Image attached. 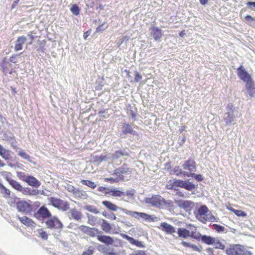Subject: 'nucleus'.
Segmentation results:
<instances>
[{
	"instance_id": "obj_53",
	"label": "nucleus",
	"mask_w": 255,
	"mask_h": 255,
	"mask_svg": "<svg viewBox=\"0 0 255 255\" xmlns=\"http://www.w3.org/2000/svg\"><path fill=\"white\" fill-rule=\"evenodd\" d=\"M29 196H35L39 194V191L36 189H29Z\"/></svg>"
},
{
	"instance_id": "obj_31",
	"label": "nucleus",
	"mask_w": 255,
	"mask_h": 255,
	"mask_svg": "<svg viewBox=\"0 0 255 255\" xmlns=\"http://www.w3.org/2000/svg\"><path fill=\"white\" fill-rule=\"evenodd\" d=\"M101 233V232H100L98 229L90 227L87 235L91 237H97Z\"/></svg>"
},
{
	"instance_id": "obj_56",
	"label": "nucleus",
	"mask_w": 255,
	"mask_h": 255,
	"mask_svg": "<svg viewBox=\"0 0 255 255\" xmlns=\"http://www.w3.org/2000/svg\"><path fill=\"white\" fill-rule=\"evenodd\" d=\"M103 24L98 26L97 28H96V32H102L103 31H104V30H105L106 29L107 27H103Z\"/></svg>"
},
{
	"instance_id": "obj_25",
	"label": "nucleus",
	"mask_w": 255,
	"mask_h": 255,
	"mask_svg": "<svg viewBox=\"0 0 255 255\" xmlns=\"http://www.w3.org/2000/svg\"><path fill=\"white\" fill-rule=\"evenodd\" d=\"M187 226H188L187 231H189V234H190V235H191L192 234V233H191V231H193V232H195V233L194 234L195 236V237H191V238L195 239L196 240H197V239H198L200 233L197 231V227L192 224H189L188 225H187Z\"/></svg>"
},
{
	"instance_id": "obj_34",
	"label": "nucleus",
	"mask_w": 255,
	"mask_h": 255,
	"mask_svg": "<svg viewBox=\"0 0 255 255\" xmlns=\"http://www.w3.org/2000/svg\"><path fill=\"white\" fill-rule=\"evenodd\" d=\"M228 209H229L230 211L233 212L235 214L238 216V217H246L247 216V213H245L244 211L242 210H236L234 209L232 207H227Z\"/></svg>"
},
{
	"instance_id": "obj_28",
	"label": "nucleus",
	"mask_w": 255,
	"mask_h": 255,
	"mask_svg": "<svg viewBox=\"0 0 255 255\" xmlns=\"http://www.w3.org/2000/svg\"><path fill=\"white\" fill-rule=\"evenodd\" d=\"M110 193L111 195L114 197H122L125 195V193L124 192L116 189H111L109 190L108 191L105 192L106 194H109Z\"/></svg>"
},
{
	"instance_id": "obj_39",
	"label": "nucleus",
	"mask_w": 255,
	"mask_h": 255,
	"mask_svg": "<svg viewBox=\"0 0 255 255\" xmlns=\"http://www.w3.org/2000/svg\"><path fill=\"white\" fill-rule=\"evenodd\" d=\"M70 10L74 15L76 16L78 15L80 13V8L76 4H74L72 5Z\"/></svg>"
},
{
	"instance_id": "obj_3",
	"label": "nucleus",
	"mask_w": 255,
	"mask_h": 255,
	"mask_svg": "<svg viewBox=\"0 0 255 255\" xmlns=\"http://www.w3.org/2000/svg\"><path fill=\"white\" fill-rule=\"evenodd\" d=\"M45 223L48 229L57 230L58 232H60L63 227V225L60 220L57 217L52 215L51 217L48 218Z\"/></svg>"
},
{
	"instance_id": "obj_52",
	"label": "nucleus",
	"mask_w": 255,
	"mask_h": 255,
	"mask_svg": "<svg viewBox=\"0 0 255 255\" xmlns=\"http://www.w3.org/2000/svg\"><path fill=\"white\" fill-rule=\"evenodd\" d=\"M245 19L246 20V22H255V18L253 17L252 16L250 15H247L245 17Z\"/></svg>"
},
{
	"instance_id": "obj_45",
	"label": "nucleus",
	"mask_w": 255,
	"mask_h": 255,
	"mask_svg": "<svg viewBox=\"0 0 255 255\" xmlns=\"http://www.w3.org/2000/svg\"><path fill=\"white\" fill-rule=\"evenodd\" d=\"M208 212V209L206 206H202L198 209V213L200 216L205 215Z\"/></svg>"
},
{
	"instance_id": "obj_60",
	"label": "nucleus",
	"mask_w": 255,
	"mask_h": 255,
	"mask_svg": "<svg viewBox=\"0 0 255 255\" xmlns=\"http://www.w3.org/2000/svg\"><path fill=\"white\" fill-rule=\"evenodd\" d=\"M105 180L107 182H109L111 183H114L117 182V180L116 179H114L112 177L105 178Z\"/></svg>"
},
{
	"instance_id": "obj_27",
	"label": "nucleus",
	"mask_w": 255,
	"mask_h": 255,
	"mask_svg": "<svg viewBox=\"0 0 255 255\" xmlns=\"http://www.w3.org/2000/svg\"><path fill=\"white\" fill-rule=\"evenodd\" d=\"M72 188L75 189L73 191L75 197L80 198H86L87 197L88 195L85 191L78 189H76L73 187Z\"/></svg>"
},
{
	"instance_id": "obj_35",
	"label": "nucleus",
	"mask_w": 255,
	"mask_h": 255,
	"mask_svg": "<svg viewBox=\"0 0 255 255\" xmlns=\"http://www.w3.org/2000/svg\"><path fill=\"white\" fill-rule=\"evenodd\" d=\"M133 129L129 124H124L123 126V132L124 134L132 133Z\"/></svg>"
},
{
	"instance_id": "obj_10",
	"label": "nucleus",
	"mask_w": 255,
	"mask_h": 255,
	"mask_svg": "<svg viewBox=\"0 0 255 255\" xmlns=\"http://www.w3.org/2000/svg\"><path fill=\"white\" fill-rule=\"evenodd\" d=\"M126 213L135 218H141L145 220V221H148L149 222L154 221V219L152 216L148 215L144 213L128 211L126 212Z\"/></svg>"
},
{
	"instance_id": "obj_8",
	"label": "nucleus",
	"mask_w": 255,
	"mask_h": 255,
	"mask_svg": "<svg viewBox=\"0 0 255 255\" xmlns=\"http://www.w3.org/2000/svg\"><path fill=\"white\" fill-rule=\"evenodd\" d=\"M183 167L184 169L189 171V173L186 174V176L188 177H193L194 175V173L192 172L196 171V167L195 161L193 159L190 158L185 161L183 165Z\"/></svg>"
},
{
	"instance_id": "obj_43",
	"label": "nucleus",
	"mask_w": 255,
	"mask_h": 255,
	"mask_svg": "<svg viewBox=\"0 0 255 255\" xmlns=\"http://www.w3.org/2000/svg\"><path fill=\"white\" fill-rule=\"evenodd\" d=\"M88 223L92 226H95L97 223V218L91 215L88 216Z\"/></svg>"
},
{
	"instance_id": "obj_7",
	"label": "nucleus",
	"mask_w": 255,
	"mask_h": 255,
	"mask_svg": "<svg viewBox=\"0 0 255 255\" xmlns=\"http://www.w3.org/2000/svg\"><path fill=\"white\" fill-rule=\"evenodd\" d=\"M1 175L14 189L19 192L22 190V186L20 183L12 179L11 172L3 171L1 172Z\"/></svg>"
},
{
	"instance_id": "obj_5",
	"label": "nucleus",
	"mask_w": 255,
	"mask_h": 255,
	"mask_svg": "<svg viewBox=\"0 0 255 255\" xmlns=\"http://www.w3.org/2000/svg\"><path fill=\"white\" fill-rule=\"evenodd\" d=\"M146 202L152 206L159 208H162L166 204L165 199L159 195H154L151 197L146 198Z\"/></svg>"
},
{
	"instance_id": "obj_9",
	"label": "nucleus",
	"mask_w": 255,
	"mask_h": 255,
	"mask_svg": "<svg viewBox=\"0 0 255 255\" xmlns=\"http://www.w3.org/2000/svg\"><path fill=\"white\" fill-rule=\"evenodd\" d=\"M237 75L244 82L246 83L253 79L251 75L246 70L243 65H241L237 69Z\"/></svg>"
},
{
	"instance_id": "obj_42",
	"label": "nucleus",
	"mask_w": 255,
	"mask_h": 255,
	"mask_svg": "<svg viewBox=\"0 0 255 255\" xmlns=\"http://www.w3.org/2000/svg\"><path fill=\"white\" fill-rule=\"evenodd\" d=\"M173 171L174 173L178 176H180L182 174H183L184 175H186L185 172H183L181 169H180V168L178 166H175L174 168Z\"/></svg>"
},
{
	"instance_id": "obj_11",
	"label": "nucleus",
	"mask_w": 255,
	"mask_h": 255,
	"mask_svg": "<svg viewBox=\"0 0 255 255\" xmlns=\"http://www.w3.org/2000/svg\"><path fill=\"white\" fill-rule=\"evenodd\" d=\"M129 173H130V169L126 164H124L121 167L115 169L114 171V174L118 176L122 180L124 179V175L128 174Z\"/></svg>"
},
{
	"instance_id": "obj_47",
	"label": "nucleus",
	"mask_w": 255,
	"mask_h": 255,
	"mask_svg": "<svg viewBox=\"0 0 255 255\" xmlns=\"http://www.w3.org/2000/svg\"><path fill=\"white\" fill-rule=\"evenodd\" d=\"M28 175H26L25 173L22 172H17V176L21 180L25 182Z\"/></svg>"
},
{
	"instance_id": "obj_38",
	"label": "nucleus",
	"mask_w": 255,
	"mask_h": 255,
	"mask_svg": "<svg viewBox=\"0 0 255 255\" xmlns=\"http://www.w3.org/2000/svg\"><path fill=\"white\" fill-rule=\"evenodd\" d=\"M37 232L39 235V237L42 239L44 240H47L48 239V234L43 229H38Z\"/></svg>"
},
{
	"instance_id": "obj_49",
	"label": "nucleus",
	"mask_w": 255,
	"mask_h": 255,
	"mask_svg": "<svg viewBox=\"0 0 255 255\" xmlns=\"http://www.w3.org/2000/svg\"><path fill=\"white\" fill-rule=\"evenodd\" d=\"M89 228H90L89 227H88L86 226L81 225L79 227V229L81 232H82L83 233H84V234L87 235L88 233V231L89 230Z\"/></svg>"
},
{
	"instance_id": "obj_40",
	"label": "nucleus",
	"mask_w": 255,
	"mask_h": 255,
	"mask_svg": "<svg viewBox=\"0 0 255 255\" xmlns=\"http://www.w3.org/2000/svg\"><path fill=\"white\" fill-rule=\"evenodd\" d=\"M191 202L188 201H184L180 202L178 204L179 206L184 209L189 208L191 206Z\"/></svg>"
},
{
	"instance_id": "obj_48",
	"label": "nucleus",
	"mask_w": 255,
	"mask_h": 255,
	"mask_svg": "<svg viewBox=\"0 0 255 255\" xmlns=\"http://www.w3.org/2000/svg\"><path fill=\"white\" fill-rule=\"evenodd\" d=\"M94 248L90 247L87 250L83 253L82 255H92L94 253Z\"/></svg>"
},
{
	"instance_id": "obj_32",
	"label": "nucleus",
	"mask_w": 255,
	"mask_h": 255,
	"mask_svg": "<svg viewBox=\"0 0 255 255\" xmlns=\"http://www.w3.org/2000/svg\"><path fill=\"white\" fill-rule=\"evenodd\" d=\"M126 239L131 244L136 246L138 247H142V244L141 242L135 240L134 238L126 235Z\"/></svg>"
},
{
	"instance_id": "obj_4",
	"label": "nucleus",
	"mask_w": 255,
	"mask_h": 255,
	"mask_svg": "<svg viewBox=\"0 0 255 255\" xmlns=\"http://www.w3.org/2000/svg\"><path fill=\"white\" fill-rule=\"evenodd\" d=\"M48 200L52 206L63 211H67L69 209V203L67 201L53 197H51Z\"/></svg>"
},
{
	"instance_id": "obj_58",
	"label": "nucleus",
	"mask_w": 255,
	"mask_h": 255,
	"mask_svg": "<svg viewBox=\"0 0 255 255\" xmlns=\"http://www.w3.org/2000/svg\"><path fill=\"white\" fill-rule=\"evenodd\" d=\"M181 244L184 247H186V248H190V247L191 246V244H190V243L189 242H186L185 241H183L181 243Z\"/></svg>"
},
{
	"instance_id": "obj_64",
	"label": "nucleus",
	"mask_w": 255,
	"mask_h": 255,
	"mask_svg": "<svg viewBox=\"0 0 255 255\" xmlns=\"http://www.w3.org/2000/svg\"><path fill=\"white\" fill-rule=\"evenodd\" d=\"M90 35V32L89 31H87L85 32L84 33V34H83V37L85 39H86L89 36V35Z\"/></svg>"
},
{
	"instance_id": "obj_44",
	"label": "nucleus",
	"mask_w": 255,
	"mask_h": 255,
	"mask_svg": "<svg viewBox=\"0 0 255 255\" xmlns=\"http://www.w3.org/2000/svg\"><path fill=\"white\" fill-rule=\"evenodd\" d=\"M213 229L218 233H223L225 231V228L224 226L218 225L213 224Z\"/></svg>"
},
{
	"instance_id": "obj_21",
	"label": "nucleus",
	"mask_w": 255,
	"mask_h": 255,
	"mask_svg": "<svg viewBox=\"0 0 255 255\" xmlns=\"http://www.w3.org/2000/svg\"><path fill=\"white\" fill-rule=\"evenodd\" d=\"M151 33L155 40H158L162 37V33L161 29L153 26L151 27Z\"/></svg>"
},
{
	"instance_id": "obj_33",
	"label": "nucleus",
	"mask_w": 255,
	"mask_h": 255,
	"mask_svg": "<svg viewBox=\"0 0 255 255\" xmlns=\"http://www.w3.org/2000/svg\"><path fill=\"white\" fill-rule=\"evenodd\" d=\"M11 67V64L8 63V62H3L1 66L3 73L6 75L8 73L10 74H11L12 73V70L9 71L8 67Z\"/></svg>"
},
{
	"instance_id": "obj_36",
	"label": "nucleus",
	"mask_w": 255,
	"mask_h": 255,
	"mask_svg": "<svg viewBox=\"0 0 255 255\" xmlns=\"http://www.w3.org/2000/svg\"><path fill=\"white\" fill-rule=\"evenodd\" d=\"M128 153L125 151L118 150L115 151V152L113 154V157L115 159H117L121 156H128Z\"/></svg>"
},
{
	"instance_id": "obj_20",
	"label": "nucleus",
	"mask_w": 255,
	"mask_h": 255,
	"mask_svg": "<svg viewBox=\"0 0 255 255\" xmlns=\"http://www.w3.org/2000/svg\"><path fill=\"white\" fill-rule=\"evenodd\" d=\"M246 88L251 97H254L255 94V84L253 79L246 83Z\"/></svg>"
},
{
	"instance_id": "obj_16",
	"label": "nucleus",
	"mask_w": 255,
	"mask_h": 255,
	"mask_svg": "<svg viewBox=\"0 0 255 255\" xmlns=\"http://www.w3.org/2000/svg\"><path fill=\"white\" fill-rule=\"evenodd\" d=\"M26 182L28 185L37 188L41 185V183L35 177L31 175H28L26 180Z\"/></svg>"
},
{
	"instance_id": "obj_14",
	"label": "nucleus",
	"mask_w": 255,
	"mask_h": 255,
	"mask_svg": "<svg viewBox=\"0 0 255 255\" xmlns=\"http://www.w3.org/2000/svg\"><path fill=\"white\" fill-rule=\"evenodd\" d=\"M161 230L168 234H172L175 232V228L166 222H162L160 223L159 227Z\"/></svg>"
},
{
	"instance_id": "obj_23",
	"label": "nucleus",
	"mask_w": 255,
	"mask_h": 255,
	"mask_svg": "<svg viewBox=\"0 0 255 255\" xmlns=\"http://www.w3.org/2000/svg\"><path fill=\"white\" fill-rule=\"evenodd\" d=\"M102 204L106 208L111 211H116L118 209V207L116 205L109 201H103Z\"/></svg>"
},
{
	"instance_id": "obj_41",
	"label": "nucleus",
	"mask_w": 255,
	"mask_h": 255,
	"mask_svg": "<svg viewBox=\"0 0 255 255\" xmlns=\"http://www.w3.org/2000/svg\"><path fill=\"white\" fill-rule=\"evenodd\" d=\"M85 209L90 212L97 214L99 213V210L94 206L88 205L85 207Z\"/></svg>"
},
{
	"instance_id": "obj_6",
	"label": "nucleus",
	"mask_w": 255,
	"mask_h": 255,
	"mask_svg": "<svg viewBox=\"0 0 255 255\" xmlns=\"http://www.w3.org/2000/svg\"><path fill=\"white\" fill-rule=\"evenodd\" d=\"M30 200H20L16 203V208L20 212L28 214L32 211V206Z\"/></svg>"
},
{
	"instance_id": "obj_62",
	"label": "nucleus",
	"mask_w": 255,
	"mask_h": 255,
	"mask_svg": "<svg viewBox=\"0 0 255 255\" xmlns=\"http://www.w3.org/2000/svg\"><path fill=\"white\" fill-rule=\"evenodd\" d=\"M132 255H146V254L143 251H138L136 253L132 254Z\"/></svg>"
},
{
	"instance_id": "obj_24",
	"label": "nucleus",
	"mask_w": 255,
	"mask_h": 255,
	"mask_svg": "<svg viewBox=\"0 0 255 255\" xmlns=\"http://www.w3.org/2000/svg\"><path fill=\"white\" fill-rule=\"evenodd\" d=\"M0 155L5 160H8L10 157V151L3 147L0 144Z\"/></svg>"
},
{
	"instance_id": "obj_1",
	"label": "nucleus",
	"mask_w": 255,
	"mask_h": 255,
	"mask_svg": "<svg viewBox=\"0 0 255 255\" xmlns=\"http://www.w3.org/2000/svg\"><path fill=\"white\" fill-rule=\"evenodd\" d=\"M179 187L191 191L193 190L195 187L193 183L180 179L170 180L166 184V188L169 190H177Z\"/></svg>"
},
{
	"instance_id": "obj_63",
	"label": "nucleus",
	"mask_w": 255,
	"mask_h": 255,
	"mask_svg": "<svg viewBox=\"0 0 255 255\" xmlns=\"http://www.w3.org/2000/svg\"><path fill=\"white\" fill-rule=\"evenodd\" d=\"M106 190H107V188L103 186H100L98 188V190L100 192H106Z\"/></svg>"
},
{
	"instance_id": "obj_22",
	"label": "nucleus",
	"mask_w": 255,
	"mask_h": 255,
	"mask_svg": "<svg viewBox=\"0 0 255 255\" xmlns=\"http://www.w3.org/2000/svg\"><path fill=\"white\" fill-rule=\"evenodd\" d=\"M70 213L72 218L77 221L80 220L82 217L81 212L77 209L74 208L70 211Z\"/></svg>"
},
{
	"instance_id": "obj_26",
	"label": "nucleus",
	"mask_w": 255,
	"mask_h": 255,
	"mask_svg": "<svg viewBox=\"0 0 255 255\" xmlns=\"http://www.w3.org/2000/svg\"><path fill=\"white\" fill-rule=\"evenodd\" d=\"M101 228L106 233H110L112 229L111 224L105 219H102Z\"/></svg>"
},
{
	"instance_id": "obj_55",
	"label": "nucleus",
	"mask_w": 255,
	"mask_h": 255,
	"mask_svg": "<svg viewBox=\"0 0 255 255\" xmlns=\"http://www.w3.org/2000/svg\"><path fill=\"white\" fill-rule=\"evenodd\" d=\"M193 177L198 181H201L203 180V177L201 174L195 175L194 174Z\"/></svg>"
},
{
	"instance_id": "obj_13",
	"label": "nucleus",
	"mask_w": 255,
	"mask_h": 255,
	"mask_svg": "<svg viewBox=\"0 0 255 255\" xmlns=\"http://www.w3.org/2000/svg\"><path fill=\"white\" fill-rule=\"evenodd\" d=\"M191 233H192L191 235L190 234H189V231L185 228H180L177 229V234L179 238L187 239L188 238L195 237L194 235L195 232L191 231Z\"/></svg>"
},
{
	"instance_id": "obj_12",
	"label": "nucleus",
	"mask_w": 255,
	"mask_h": 255,
	"mask_svg": "<svg viewBox=\"0 0 255 255\" xmlns=\"http://www.w3.org/2000/svg\"><path fill=\"white\" fill-rule=\"evenodd\" d=\"M51 215L52 214L50 211L45 206H42L39 208L35 214L34 216L37 219L41 218L43 219H45L51 217Z\"/></svg>"
},
{
	"instance_id": "obj_46",
	"label": "nucleus",
	"mask_w": 255,
	"mask_h": 255,
	"mask_svg": "<svg viewBox=\"0 0 255 255\" xmlns=\"http://www.w3.org/2000/svg\"><path fill=\"white\" fill-rule=\"evenodd\" d=\"M18 155L25 159L30 160V156L23 150L19 151L18 152Z\"/></svg>"
},
{
	"instance_id": "obj_30",
	"label": "nucleus",
	"mask_w": 255,
	"mask_h": 255,
	"mask_svg": "<svg viewBox=\"0 0 255 255\" xmlns=\"http://www.w3.org/2000/svg\"><path fill=\"white\" fill-rule=\"evenodd\" d=\"M0 192L5 197H8L10 195V191L6 188L0 182Z\"/></svg>"
},
{
	"instance_id": "obj_15",
	"label": "nucleus",
	"mask_w": 255,
	"mask_h": 255,
	"mask_svg": "<svg viewBox=\"0 0 255 255\" xmlns=\"http://www.w3.org/2000/svg\"><path fill=\"white\" fill-rule=\"evenodd\" d=\"M27 40L26 37L25 36H19L15 41L14 44L15 51H18L22 49L23 45L25 43Z\"/></svg>"
},
{
	"instance_id": "obj_61",
	"label": "nucleus",
	"mask_w": 255,
	"mask_h": 255,
	"mask_svg": "<svg viewBox=\"0 0 255 255\" xmlns=\"http://www.w3.org/2000/svg\"><path fill=\"white\" fill-rule=\"evenodd\" d=\"M17 55H13L11 57H10L9 60L10 62L13 63H16V61H15V59Z\"/></svg>"
},
{
	"instance_id": "obj_19",
	"label": "nucleus",
	"mask_w": 255,
	"mask_h": 255,
	"mask_svg": "<svg viewBox=\"0 0 255 255\" xmlns=\"http://www.w3.org/2000/svg\"><path fill=\"white\" fill-rule=\"evenodd\" d=\"M100 234H99V235L97 236V239L99 241L105 243L107 245L113 244L114 241L112 237Z\"/></svg>"
},
{
	"instance_id": "obj_51",
	"label": "nucleus",
	"mask_w": 255,
	"mask_h": 255,
	"mask_svg": "<svg viewBox=\"0 0 255 255\" xmlns=\"http://www.w3.org/2000/svg\"><path fill=\"white\" fill-rule=\"evenodd\" d=\"M29 189L30 188L22 187V190H20V192L25 195H29Z\"/></svg>"
},
{
	"instance_id": "obj_57",
	"label": "nucleus",
	"mask_w": 255,
	"mask_h": 255,
	"mask_svg": "<svg viewBox=\"0 0 255 255\" xmlns=\"http://www.w3.org/2000/svg\"><path fill=\"white\" fill-rule=\"evenodd\" d=\"M247 5L249 7V8L253 10V7L255 8V1H248L247 3Z\"/></svg>"
},
{
	"instance_id": "obj_50",
	"label": "nucleus",
	"mask_w": 255,
	"mask_h": 255,
	"mask_svg": "<svg viewBox=\"0 0 255 255\" xmlns=\"http://www.w3.org/2000/svg\"><path fill=\"white\" fill-rule=\"evenodd\" d=\"M134 74H135L134 81L136 82H138L140 81L142 79L141 75L138 72H137L136 71L134 72Z\"/></svg>"
},
{
	"instance_id": "obj_29",
	"label": "nucleus",
	"mask_w": 255,
	"mask_h": 255,
	"mask_svg": "<svg viewBox=\"0 0 255 255\" xmlns=\"http://www.w3.org/2000/svg\"><path fill=\"white\" fill-rule=\"evenodd\" d=\"M212 245L216 249L224 250L225 248V245L217 238H215Z\"/></svg>"
},
{
	"instance_id": "obj_37",
	"label": "nucleus",
	"mask_w": 255,
	"mask_h": 255,
	"mask_svg": "<svg viewBox=\"0 0 255 255\" xmlns=\"http://www.w3.org/2000/svg\"><path fill=\"white\" fill-rule=\"evenodd\" d=\"M81 182L82 184L86 185L92 189H95L96 187V184L90 180H82Z\"/></svg>"
},
{
	"instance_id": "obj_2",
	"label": "nucleus",
	"mask_w": 255,
	"mask_h": 255,
	"mask_svg": "<svg viewBox=\"0 0 255 255\" xmlns=\"http://www.w3.org/2000/svg\"><path fill=\"white\" fill-rule=\"evenodd\" d=\"M227 255H252L251 251L243 245L240 244H233L228 247L225 251Z\"/></svg>"
},
{
	"instance_id": "obj_18",
	"label": "nucleus",
	"mask_w": 255,
	"mask_h": 255,
	"mask_svg": "<svg viewBox=\"0 0 255 255\" xmlns=\"http://www.w3.org/2000/svg\"><path fill=\"white\" fill-rule=\"evenodd\" d=\"M215 238L207 235H202L200 234L199 239L197 240L201 241L202 243L207 245H212Z\"/></svg>"
},
{
	"instance_id": "obj_17",
	"label": "nucleus",
	"mask_w": 255,
	"mask_h": 255,
	"mask_svg": "<svg viewBox=\"0 0 255 255\" xmlns=\"http://www.w3.org/2000/svg\"><path fill=\"white\" fill-rule=\"evenodd\" d=\"M20 222L27 227H35L36 223L31 219L26 216L18 217Z\"/></svg>"
},
{
	"instance_id": "obj_54",
	"label": "nucleus",
	"mask_w": 255,
	"mask_h": 255,
	"mask_svg": "<svg viewBox=\"0 0 255 255\" xmlns=\"http://www.w3.org/2000/svg\"><path fill=\"white\" fill-rule=\"evenodd\" d=\"M190 248L196 252H200L201 251V248L195 245L192 244Z\"/></svg>"
},
{
	"instance_id": "obj_59",
	"label": "nucleus",
	"mask_w": 255,
	"mask_h": 255,
	"mask_svg": "<svg viewBox=\"0 0 255 255\" xmlns=\"http://www.w3.org/2000/svg\"><path fill=\"white\" fill-rule=\"evenodd\" d=\"M134 190H129L127 191L126 194L127 196H133L134 194Z\"/></svg>"
}]
</instances>
